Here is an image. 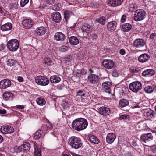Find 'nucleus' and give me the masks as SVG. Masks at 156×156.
Here are the masks:
<instances>
[{
  "label": "nucleus",
  "instance_id": "nucleus-1",
  "mask_svg": "<svg viewBox=\"0 0 156 156\" xmlns=\"http://www.w3.org/2000/svg\"><path fill=\"white\" fill-rule=\"evenodd\" d=\"M88 125V122L85 119L82 118L76 119L72 124L73 128L78 131L85 129Z\"/></svg>",
  "mask_w": 156,
  "mask_h": 156
},
{
  "label": "nucleus",
  "instance_id": "nucleus-2",
  "mask_svg": "<svg viewBox=\"0 0 156 156\" xmlns=\"http://www.w3.org/2000/svg\"><path fill=\"white\" fill-rule=\"evenodd\" d=\"M68 143L73 148L78 149L81 147L82 143L80 139L76 136H71L69 140Z\"/></svg>",
  "mask_w": 156,
  "mask_h": 156
},
{
  "label": "nucleus",
  "instance_id": "nucleus-3",
  "mask_svg": "<svg viewBox=\"0 0 156 156\" xmlns=\"http://www.w3.org/2000/svg\"><path fill=\"white\" fill-rule=\"evenodd\" d=\"M19 43L16 39H12L7 43V46L8 49L11 51H16L18 48Z\"/></svg>",
  "mask_w": 156,
  "mask_h": 156
},
{
  "label": "nucleus",
  "instance_id": "nucleus-4",
  "mask_svg": "<svg viewBox=\"0 0 156 156\" xmlns=\"http://www.w3.org/2000/svg\"><path fill=\"white\" fill-rule=\"evenodd\" d=\"M129 88L132 91L137 93L141 89L142 84L139 82H134L130 84Z\"/></svg>",
  "mask_w": 156,
  "mask_h": 156
},
{
  "label": "nucleus",
  "instance_id": "nucleus-5",
  "mask_svg": "<svg viewBox=\"0 0 156 156\" xmlns=\"http://www.w3.org/2000/svg\"><path fill=\"white\" fill-rule=\"evenodd\" d=\"M35 82L38 85L46 86L49 83L48 79L42 76H38L35 78Z\"/></svg>",
  "mask_w": 156,
  "mask_h": 156
},
{
  "label": "nucleus",
  "instance_id": "nucleus-6",
  "mask_svg": "<svg viewBox=\"0 0 156 156\" xmlns=\"http://www.w3.org/2000/svg\"><path fill=\"white\" fill-rule=\"evenodd\" d=\"M82 29L84 37H87L89 34H91L90 32L93 30V29L91 26L84 23L82 25Z\"/></svg>",
  "mask_w": 156,
  "mask_h": 156
},
{
  "label": "nucleus",
  "instance_id": "nucleus-7",
  "mask_svg": "<svg viewBox=\"0 0 156 156\" xmlns=\"http://www.w3.org/2000/svg\"><path fill=\"white\" fill-rule=\"evenodd\" d=\"M145 15V12L144 10L141 9L137 10L134 14V20H144Z\"/></svg>",
  "mask_w": 156,
  "mask_h": 156
},
{
  "label": "nucleus",
  "instance_id": "nucleus-8",
  "mask_svg": "<svg viewBox=\"0 0 156 156\" xmlns=\"http://www.w3.org/2000/svg\"><path fill=\"white\" fill-rule=\"evenodd\" d=\"M30 148V144L28 142H24L21 146L18 147L17 150L18 151L20 152H27L29 150Z\"/></svg>",
  "mask_w": 156,
  "mask_h": 156
},
{
  "label": "nucleus",
  "instance_id": "nucleus-9",
  "mask_svg": "<svg viewBox=\"0 0 156 156\" xmlns=\"http://www.w3.org/2000/svg\"><path fill=\"white\" fill-rule=\"evenodd\" d=\"M98 76L96 74H89L88 77V81L93 85H96L99 81Z\"/></svg>",
  "mask_w": 156,
  "mask_h": 156
},
{
  "label": "nucleus",
  "instance_id": "nucleus-10",
  "mask_svg": "<svg viewBox=\"0 0 156 156\" xmlns=\"http://www.w3.org/2000/svg\"><path fill=\"white\" fill-rule=\"evenodd\" d=\"M145 42L142 39L138 38L136 39L134 41V46L137 48L141 49L145 45Z\"/></svg>",
  "mask_w": 156,
  "mask_h": 156
},
{
  "label": "nucleus",
  "instance_id": "nucleus-11",
  "mask_svg": "<svg viewBox=\"0 0 156 156\" xmlns=\"http://www.w3.org/2000/svg\"><path fill=\"white\" fill-rule=\"evenodd\" d=\"M1 131L3 133L7 134L13 133L14 130L13 128L11 126L6 125L2 126Z\"/></svg>",
  "mask_w": 156,
  "mask_h": 156
},
{
  "label": "nucleus",
  "instance_id": "nucleus-12",
  "mask_svg": "<svg viewBox=\"0 0 156 156\" xmlns=\"http://www.w3.org/2000/svg\"><path fill=\"white\" fill-rule=\"evenodd\" d=\"M102 64L105 68L108 69L112 68L114 65V62L111 60L105 59L103 62Z\"/></svg>",
  "mask_w": 156,
  "mask_h": 156
},
{
  "label": "nucleus",
  "instance_id": "nucleus-13",
  "mask_svg": "<svg viewBox=\"0 0 156 156\" xmlns=\"http://www.w3.org/2000/svg\"><path fill=\"white\" fill-rule=\"evenodd\" d=\"M98 112L101 115L106 116L111 113L110 109L106 107L103 106L100 107L98 109Z\"/></svg>",
  "mask_w": 156,
  "mask_h": 156
},
{
  "label": "nucleus",
  "instance_id": "nucleus-14",
  "mask_svg": "<svg viewBox=\"0 0 156 156\" xmlns=\"http://www.w3.org/2000/svg\"><path fill=\"white\" fill-rule=\"evenodd\" d=\"M11 82L8 80L5 79L0 81V88L5 89L9 87L11 85Z\"/></svg>",
  "mask_w": 156,
  "mask_h": 156
},
{
  "label": "nucleus",
  "instance_id": "nucleus-15",
  "mask_svg": "<svg viewBox=\"0 0 156 156\" xmlns=\"http://www.w3.org/2000/svg\"><path fill=\"white\" fill-rule=\"evenodd\" d=\"M150 59L149 55L146 53L141 54L138 58L139 61L141 63L147 62Z\"/></svg>",
  "mask_w": 156,
  "mask_h": 156
},
{
  "label": "nucleus",
  "instance_id": "nucleus-16",
  "mask_svg": "<svg viewBox=\"0 0 156 156\" xmlns=\"http://www.w3.org/2000/svg\"><path fill=\"white\" fill-rule=\"evenodd\" d=\"M153 138V136L151 133L147 134H144L141 136V140L145 143L150 141V140H152Z\"/></svg>",
  "mask_w": 156,
  "mask_h": 156
},
{
  "label": "nucleus",
  "instance_id": "nucleus-17",
  "mask_svg": "<svg viewBox=\"0 0 156 156\" xmlns=\"http://www.w3.org/2000/svg\"><path fill=\"white\" fill-rule=\"evenodd\" d=\"M111 83L108 82H105L103 83L102 86L103 90L109 94H111Z\"/></svg>",
  "mask_w": 156,
  "mask_h": 156
},
{
  "label": "nucleus",
  "instance_id": "nucleus-18",
  "mask_svg": "<svg viewBox=\"0 0 156 156\" xmlns=\"http://www.w3.org/2000/svg\"><path fill=\"white\" fill-rule=\"evenodd\" d=\"M115 138L116 136L114 133H108L106 136V142L108 144H112L114 141Z\"/></svg>",
  "mask_w": 156,
  "mask_h": 156
},
{
  "label": "nucleus",
  "instance_id": "nucleus-19",
  "mask_svg": "<svg viewBox=\"0 0 156 156\" xmlns=\"http://www.w3.org/2000/svg\"><path fill=\"white\" fill-rule=\"evenodd\" d=\"M124 0H107L109 4L112 6L116 7L121 5Z\"/></svg>",
  "mask_w": 156,
  "mask_h": 156
},
{
  "label": "nucleus",
  "instance_id": "nucleus-20",
  "mask_svg": "<svg viewBox=\"0 0 156 156\" xmlns=\"http://www.w3.org/2000/svg\"><path fill=\"white\" fill-rule=\"evenodd\" d=\"M46 31V29L44 27H40L37 28L35 32L37 36H42L45 34Z\"/></svg>",
  "mask_w": 156,
  "mask_h": 156
},
{
  "label": "nucleus",
  "instance_id": "nucleus-21",
  "mask_svg": "<svg viewBox=\"0 0 156 156\" xmlns=\"http://www.w3.org/2000/svg\"><path fill=\"white\" fill-rule=\"evenodd\" d=\"M54 39L57 41H63L65 38V36L64 34L62 32H56L54 36Z\"/></svg>",
  "mask_w": 156,
  "mask_h": 156
},
{
  "label": "nucleus",
  "instance_id": "nucleus-22",
  "mask_svg": "<svg viewBox=\"0 0 156 156\" xmlns=\"http://www.w3.org/2000/svg\"><path fill=\"white\" fill-rule=\"evenodd\" d=\"M154 74V71L152 69H148L144 71L142 73V75L144 76L150 77Z\"/></svg>",
  "mask_w": 156,
  "mask_h": 156
},
{
  "label": "nucleus",
  "instance_id": "nucleus-23",
  "mask_svg": "<svg viewBox=\"0 0 156 156\" xmlns=\"http://www.w3.org/2000/svg\"><path fill=\"white\" fill-rule=\"evenodd\" d=\"M117 23L115 21L108 23L107 25V28L109 30H114L116 27Z\"/></svg>",
  "mask_w": 156,
  "mask_h": 156
},
{
  "label": "nucleus",
  "instance_id": "nucleus-24",
  "mask_svg": "<svg viewBox=\"0 0 156 156\" xmlns=\"http://www.w3.org/2000/svg\"><path fill=\"white\" fill-rule=\"evenodd\" d=\"M12 27L11 23H7L1 26V30L3 31H7L10 30Z\"/></svg>",
  "mask_w": 156,
  "mask_h": 156
},
{
  "label": "nucleus",
  "instance_id": "nucleus-25",
  "mask_svg": "<svg viewBox=\"0 0 156 156\" xmlns=\"http://www.w3.org/2000/svg\"><path fill=\"white\" fill-rule=\"evenodd\" d=\"M128 100L125 99H122L119 101V105L121 108H123L127 106L129 104Z\"/></svg>",
  "mask_w": 156,
  "mask_h": 156
},
{
  "label": "nucleus",
  "instance_id": "nucleus-26",
  "mask_svg": "<svg viewBox=\"0 0 156 156\" xmlns=\"http://www.w3.org/2000/svg\"><path fill=\"white\" fill-rule=\"evenodd\" d=\"M50 80L52 83H56L60 81L61 79L58 76L53 75L50 77Z\"/></svg>",
  "mask_w": 156,
  "mask_h": 156
},
{
  "label": "nucleus",
  "instance_id": "nucleus-27",
  "mask_svg": "<svg viewBox=\"0 0 156 156\" xmlns=\"http://www.w3.org/2000/svg\"><path fill=\"white\" fill-rule=\"evenodd\" d=\"M70 43L72 45H76L79 43L78 39L76 37L72 36L69 39Z\"/></svg>",
  "mask_w": 156,
  "mask_h": 156
},
{
  "label": "nucleus",
  "instance_id": "nucleus-28",
  "mask_svg": "<svg viewBox=\"0 0 156 156\" xmlns=\"http://www.w3.org/2000/svg\"><path fill=\"white\" fill-rule=\"evenodd\" d=\"M3 98L7 100L8 99L12 100L13 98V94L11 92H5L3 94Z\"/></svg>",
  "mask_w": 156,
  "mask_h": 156
},
{
  "label": "nucleus",
  "instance_id": "nucleus-29",
  "mask_svg": "<svg viewBox=\"0 0 156 156\" xmlns=\"http://www.w3.org/2000/svg\"><path fill=\"white\" fill-rule=\"evenodd\" d=\"M22 23L24 27L29 28L32 26L34 23L32 20H23Z\"/></svg>",
  "mask_w": 156,
  "mask_h": 156
},
{
  "label": "nucleus",
  "instance_id": "nucleus-30",
  "mask_svg": "<svg viewBox=\"0 0 156 156\" xmlns=\"http://www.w3.org/2000/svg\"><path fill=\"white\" fill-rule=\"evenodd\" d=\"M132 26L130 23H126L124 24L122 26V29L124 32H127L129 31L131 29Z\"/></svg>",
  "mask_w": 156,
  "mask_h": 156
},
{
  "label": "nucleus",
  "instance_id": "nucleus-31",
  "mask_svg": "<svg viewBox=\"0 0 156 156\" xmlns=\"http://www.w3.org/2000/svg\"><path fill=\"white\" fill-rule=\"evenodd\" d=\"M88 140L90 142L94 144H98L99 142V140L94 136L91 135L88 136Z\"/></svg>",
  "mask_w": 156,
  "mask_h": 156
},
{
  "label": "nucleus",
  "instance_id": "nucleus-32",
  "mask_svg": "<svg viewBox=\"0 0 156 156\" xmlns=\"http://www.w3.org/2000/svg\"><path fill=\"white\" fill-rule=\"evenodd\" d=\"M64 60L65 64L67 65H71L73 62L72 57L69 55H68L65 57Z\"/></svg>",
  "mask_w": 156,
  "mask_h": 156
},
{
  "label": "nucleus",
  "instance_id": "nucleus-33",
  "mask_svg": "<svg viewBox=\"0 0 156 156\" xmlns=\"http://www.w3.org/2000/svg\"><path fill=\"white\" fill-rule=\"evenodd\" d=\"M43 133V131L42 130H37L34 134V138L35 140H38L41 136Z\"/></svg>",
  "mask_w": 156,
  "mask_h": 156
},
{
  "label": "nucleus",
  "instance_id": "nucleus-34",
  "mask_svg": "<svg viewBox=\"0 0 156 156\" xmlns=\"http://www.w3.org/2000/svg\"><path fill=\"white\" fill-rule=\"evenodd\" d=\"M52 20H61L60 13L58 12H55L51 15Z\"/></svg>",
  "mask_w": 156,
  "mask_h": 156
},
{
  "label": "nucleus",
  "instance_id": "nucleus-35",
  "mask_svg": "<svg viewBox=\"0 0 156 156\" xmlns=\"http://www.w3.org/2000/svg\"><path fill=\"white\" fill-rule=\"evenodd\" d=\"M85 92L82 90H78L77 92L76 96H78V98H80V100L83 98L86 97Z\"/></svg>",
  "mask_w": 156,
  "mask_h": 156
},
{
  "label": "nucleus",
  "instance_id": "nucleus-36",
  "mask_svg": "<svg viewBox=\"0 0 156 156\" xmlns=\"http://www.w3.org/2000/svg\"><path fill=\"white\" fill-rule=\"evenodd\" d=\"M146 115L149 118L154 117L155 115V112L151 110H150L146 112Z\"/></svg>",
  "mask_w": 156,
  "mask_h": 156
},
{
  "label": "nucleus",
  "instance_id": "nucleus-37",
  "mask_svg": "<svg viewBox=\"0 0 156 156\" xmlns=\"http://www.w3.org/2000/svg\"><path fill=\"white\" fill-rule=\"evenodd\" d=\"M36 102L39 105L42 106L45 104V100L42 98L39 97L36 99Z\"/></svg>",
  "mask_w": 156,
  "mask_h": 156
},
{
  "label": "nucleus",
  "instance_id": "nucleus-38",
  "mask_svg": "<svg viewBox=\"0 0 156 156\" xmlns=\"http://www.w3.org/2000/svg\"><path fill=\"white\" fill-rule=\"evenodd\" d=\"M144 90L146 93H150L153 91L154 88L152 86H147L145 87Z\"/></svg>",
  "mask_w": 156,
  "mask_h": 156
},
{
  "label": "nucleus",
  "instance_id": "nucleus-39",
  "mask_svg": "<svg viewBox=\"0 0 156 156\" xmlns=\"http://www.w3.org/2000/svg\"><path fill=\"white\" fill-rule=\"evenodd\" d=\"M64 17L65 20L68 19L73 15L72 12L71 11H66L64 12Z\"/></svg>",
  "mask_w": 156,
  "mask_h": 156
},
{
  "label": "nucleus",
  "instance_id": "nucleus-40",
  "mask_svg": "<svg viewBox=\"0 0 156 156\" xmlns=\"http://www.w3.org/2000/svg\"><path fill=\"white\" fill-rule=\"evenodd\" d=\"M34 155L35 156H41V152L40 149L37 146L34 147Z\"/></svg>",
  "mask_w": 156,
  "mask_h": 156
},
{
  "label": "nucleus",
  "instance_id": "nucleus-41",
  "mask_svg": "<svg viewBox=\"0 0 156 156\" xmlns=\"http://www.w3.org/2000/svg\"><path fill=\"white\" fill-rule=\"evenodd\" d=\"M8 64L10 66H12L15 65L16 63V61L12 59H9L8 61Z\"/></svg>",
  "mask_w": 156,
  "mask_h": 156
},
{
  "label": "nucleus",
  "instance_id": "nucleus-42",
  "mask_svg": "<svg viewBox=\"0 0 156 156\" xmlns=\"http://www.w3.org/2000/svg\"><path fill=\"white\" fill-rule=\"evenodd\" d=\"M61 5L59 3H56L52 6V9L55 11H58L60 9Z\"/></svg>",
  "mask_w": 156,
  "mask_h": 156
},
{
  "label": "nucleus",
  "instance_id": "nucleus-43",
  "mask_svg": "<svg viewBox=\"0 0 156 156\" xmlns=\"http://www.w3.org/2000/svg\"><path fill=\"white\" fill-rule=\"evenodd\" d=\"M44 62L45 64L47 65H50L51 63V61L49 57H46L44 58Z\"/></svg>",
  "mask_w": 156,
  "mask_h": 156
},
{
  "label": "nucleus",
  "instance_id": "nucleus-44",
  "mask_svg": "<svg viewBox=\"0 0 156 156\" xmlns=\"http://www.w3.org/2000/svg\"><path fill=\"white\" fill-rule=\"evenodd\" d=\"M20 66L19 65H17L13 68V72L15 73H18L19 72Z\"/></svg>",
  "mask_w": 156,
  "mask_h": 156
},
{
  "label": "nucleus",
  "instance_id": "nucleus-45",
  "mask_svg": "<svg viewBox=\"0 0 156 156\" xmlns=\"http://www.w3.org/2000/svg\"><path fill=\"white\" fill-rule=\"evenodd\" d=\"M130 116L129 115H121L119 117V119L120 120H122L124 119H129Z\"/></svg>",
  "mask_w": 156,
  "mask_h": 156
},
{
  "label": "nucleus",
  "instance_id": "nucleus-46",
  "mask_svg": "<svg viewBox=\"0 0 156 156\" xmlns=\"http://www.w3.org/2000/svg\"><path fill=\"white\" fill-rule=\"evenodd\" d=\"M68 49V47L65 46H62L60 48V50L61 52L66 51Z\"/></svg>",
  "mask_w": 156,
  "mask_h": 156
},
{
  "label": "nucleus",
  "instance_id": "nucleus-47",
  "mask_svg": "<svg viewBox=\"0 0 156 156\" xmlns=\"http://www.w3.org/2000/svg\"><path fill=\"white\" fill-rule=\"evenodd\" d=\"M29 1V0H21L20 1V5L21 7H24Z\"/></svg>",
  "mask_w": 156,
  "mask_h": 156
},
{
  "label": "nucleus",
  "instance_id": "nucleus-48",
  "mask_svg": "<svg viewBox=\"0 0 156 156\" xmlns=\"http://www.w3.org/2000/svg\"><path fill=\"white\" fill-rule=\"evenodd\" d=\"M46 126L47 128L48 129L50 130L52 129V124L49 121H48L46 124Z\"/></svg>",
  "mask_w": 156,
  "mask_h": 156
},
{
  "label": "nucleus",
  "instance_id": "nucleus-49",
  "mask_svg": "<svg viewBox=\"0 0 156 156\" xmlns=\"http://www.w3.org/2000/svg\"><path fill=\"white\" fill-rule=\"evenodd\" d=\"M137 6L136 4H131L130 7V10H132V11H134L135 10H133V9H134L135 10L137 8Z\"/></svg>",
  "mask_w": 156,
  "mask_h": 156
},
{
  "label": "nucleus",
  "instance_id": "nucleus-50",
  "mask_svg": "<svg viewBox=\"0 0 156 156\" xmlns=\"http://www.w3.org/2000/svg\"><path fill=\"white\" fill-rule=\"evenodd\" d=\"M55 2V0H46V2L49 5H52Z\"/></svg>",
  "mask_w": 156,
  "mask_h": 156
},
{
  "label": "nucleus",
  "instance_id": "nucleus-51",
  "mask_svg": "<svg viewBox=\"0 0 156 156\" xmlns=\"http://www.w3.org/2000/svg\"><path fill=\"white\" fill-rule=\"evenodd\" d=\"M126 19H129V15L126 14H123L122 16L121 20H126Z\"/></svg>",
  "mask_w": 156,
  "mask_h": 156
},
{
  "label": "nucleus",
  "instance_id": "nucleus-52",
  "mask_svg": "<svg viewBox=\"0 0 156 156\" xmlns=\"http://www.w3.org/2000/svg\"><path fill=\"white\" fill-rule=\"evenodd\" d=\"M81 101L84 102L85 103H88L89 102V100H87L86 97L82 98V99H81Z\"/></svg>",
  "mask_w": 156,
  "mask_h": 156
},
{
  "label": "nucleus",
  "instance_id": "nucleus-53",
  "mask_svg": "<svg viewBox=\"0 0 156 156\" xmlns=\"http://www.w3.org/2000/svg\"><path fill=\"white\" fill-rule=\"evenodd\" d=\"M87 73V70L84 69H82L81 70V74L82 75H85Z\"/></svg>",
  "mask_w": 156,
  "mask_h": 156
},
{
  "label": "nucleus",
  "instance_id": "nucleus-54",
  "mask_svg": "<svg viewBox=\"0 0 156 156\" xmlns=\"http://www.w3.org/2000/svg\"><path fill=\"white\" fill-rule=\"evenodd\" d=\"M91 35V34H90ZM92 38L93 40L96 39L98 37V35L96 34H91Z\"/></svg>",
  "mask_w": 156,
  "mask_h": 156
},
{
  "label": "nucleus",
  "instance_id": "nucleus-55",
  "mask_svg": "<svg viewBox=\"0 0 156 156\" xmlns=\"http://www.w3.org/2000/svg\"><path fill=\"white\" fill-rule=\"evenodd\" d=\"M97 22L99 23L102 25L105 24V20H96Z\"/></svg>",
  "mask_w": 156,
  "mask_h": 156
},
{
  "label": "nucleus",
  "instance_id": "nucleus-56",
  "mask_svg": "<svg viewBox=\"0 0 156 156\" xmlns=\"http://www.w3.org/2000/svg\"><path fill=\"white\" fill-rule=\"evenodd\" d=\"M113 76H114L115 77L118 76L119 73H118V72H117L115 71H113L112 73Z\"/></svg>",
  "mask_w": 156,
  "mask_h": 156
},
{
  "label": "nucleus",
  "instance_id": "nucleus-57",
  "mask_svg": "<svg viewBox=\"0 0 156 156\" xmlns=\"http://www.w3.org/2000/svg\"><path fill=\"white\" fill-rule=\"evenodd\" d=\"M131 73H136L138 72V71L135 68H132L130 69Z\"/></svg>",
  "mask_w": 156,
  "mask_h": 156
},
{
  "label": "nucleus",
  "instance_id": "nucleus-58",
  "mask_svg": "<svg viewBox=\"0 0 156 156\" xmlns=\"http://www.w3.org/2000/svg\"><path fill=\"white\" fill-rule=\"evenodd\" d=\"M156 36V34L155 33H152L150 35V38L151 39H153Z\"/></svg>",
  "mask_w": 156,
  "mask_h": 156
},
{
  "label": "nucleus",
  "instance_id": "nucleus-59",
  "mask_svg": "<svg viewBox=\"0 0 156 156\" xmlns=\"http://www.w3.org/2000/svg\"><path fill=\"white\" fill-rule=\"evenodd\" d=\"M6 112V111L5 109H0V114H4Z\"/></svg>",
  "mask_w": 156,
  "mask_h": 156
},
{
  "label": "nucleus",
  "instance_id": "nucleus-60",
  "mask_svg": "<svg viewBox=\"0 0 156 156\" xmlns=\"http://www.w3.org/2000/svg\"><path fill=\"white\" fill-rule=\"evenodd\" d=\"M16 107L17 108L21 109H23L24 108V106L23 105H17L16 106Z\"/></svg>",
  "mask_w": 156,
  "mask_h": 156
},
{
  "label": "nucleus",
  "instance_id": "nucleus-61",
  "mask_svg": "<svg viewBox=\"0 0 156 156\" xmlns=\"http://www.w3.org/2000/svg\"><path fill=\"white\" fill-rule=\"evenodd\" d=\"M120 53L122 55H124L125 54V50L123 49H121L120 50Z\"/></svg>",
  "mask_w": 156,
  "mask_h": 156
},
{
  "label": "nucleus",
  "instance_id": "nucleus-62",
  "mask_svg": "<svg viewBox=\"0 0 156 156\" xmlns=\"http://www.w3.org/2000/svg\"><path fill=\"white\" fill-rule=\"evenodd\" d=\"M20 82H22L23 81V78L22 77L19 76L17 79Z\"/></svg>",
  "mask_w": 156,
  "mask_h": 156
},
{
  "label": "nucleus",
  "instance_id": "nucleus-63",
  "mask_svg": "<svg viewBox=\"0 0 156 156\" xmlns=\"http://www.w3.org/2000/svg\"><path fill=\"white\" fill-rule=\"evenodd\" d=\"M152 151L154 153H156V146H154L152 147Z\"/></svg>",
  "mask_w": 156,
  "mask_h": 156
},
{
  "label": "nucleus",
  "instance_id": "nucleus-64",
  "mask_svg": "<svg viewBox=\"0 0 156 156\" xmlns=\"http://www.w3.org/2000/svg\"><path fill=\"white\" fill-rule=\"evenodd\" d=\"M3 140V137L0 135V143H1Z\"/></svg>",
  "mask_w": 156,
  "mask_h": 156
}]
</instances>
